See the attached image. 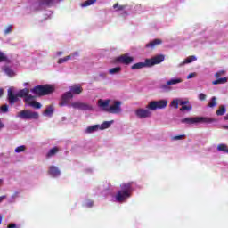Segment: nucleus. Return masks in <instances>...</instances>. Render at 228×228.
I'll return each mask as SVG.
<instances>
[{
	"instance_id": "nucleus-46",
	"label": "nucleus",
	"mask_w": 228,
	"mask_h": 228,
	"mask_svg": "<svg viewBox=\"0 0 228 228\" xmlns=\"http://www.w3.org/2000/svg\"><path fill=\"white\" fill-rule=\"evenodd\" d=\"M4 127V123H3V120L0 119V131Z\"/></svg>"
},
{
	"instance_id": "nucleus-35",
	"label": "nucleus",
	"mask_w": 228,
	"mask_h": 228,
	"mask_svg": "<svg viewBox=\"0 0 228 228\" xmlns=\"http://www.w3.org/2000/svg\"><path fill=\"white\" fill-rule=\"evenodd\" d=\"M209 108H215L216 106V97L213 96L208 103Z\"/></svg>"
},
{
	"instance_id": "nucleus-41",
	"label": "nucleus",
	"mask_w": 228,
	"mask_h": 228,
	"mask_svg": "<svg viewBox=\"0 0 228 228\" xmlns=\"http://www.w3.org/2000/svg\"><path fill=\"white\" fill-rule=\"evenodd\" d=\"M193 77H197V73H196V72L190 73V74L187 76V79H193Z\"/></svg>"
},
{
	"instance_id": "nucleus-24",
	"label": "nucleus",
	"mask_w": 228,
	"mask_h": 228,
	"mask_svg": "<svg viewBox=\"0 0 228 228\" xmlns=\"http://www.w3.org/2000/svg\"><path fill=\"white\" fill-rule=\"evenodd\" d=\"M225 83H228L227 77H222V78H220V77L216 78V80H214L212 82V85H215V86H216V85H225Z\"/></svg>"
},
{
	"instance_id": "nucleus-50",
	"label": "nucleus",
	"mask_w": 228,
	"mask_h": 228,
	"mask_svg": "<svg viewBox=\"0 0 228 228\" xmlns=\"http://www.w3.org/2000/svg\"><path fill=\"white\" fill-rule=\"evenodd\" d=\"M3 94H4V91L3 89L0 88V97L3 95Z\"/></svg>"
},
{
	"instance_id": "nucleus-10",
	"label": "nucleus",
	"mask_w": 228,
	"mask_h": 228,
	"mask_svg": "<svg viewBox=\"0 0 228 228\" xmlns=\"http://www.w3.org/2000/svg\"><path fill=\"white\" fill-rule=\"evenodd\" d=\"M135 116L137 118H151L152 117V110L149 108V103L146 108H138L135 110Z\"/></svg>"
},
{
	"instance_id": "nucleus-27",
	"label": "nucleus",
	"mask_w": 228,
	"mask_h": 228,
	"mask_svg": "<svg viewBox=\"0 0 228 228\" xmlns=\"http://www.w3.org/2000/svg\"><path fill=\"white\" fill-rule=\"evenodd\" d=\"M226 111L227 110L225 109V107L224 105H221L216 110V115H217L218 117H222V115H225Z\"/></svg>"
},
{
	"instance_id": "nucleus-12",
	"label": "nucleus",
	"mask_w": 228,
	"mask_h": 228,
	"mask_svg": "<svg viewBox=\"0 0 228 228\" xmlns=\"http://www.w3.org/2000/svg\"><path fill=\"white\" fill-rule=\"evenodd\" d=\"M74 98V94L68 91L64 93L61 98L60 106H67L69 108V104H70V100Z\"/></svg>"
},
{
	"instance_id": "nucleus-26",
	"label": "nucleus",
	"mask_w": 228,
	"mask_h": 228,
	"mask_svg": "<svg viewBox=\"0 0 228 228\" xmlns=\"http://www.w3.org/2000/svg\"><path fill=\"white\" fill-rule=\"evenodd\" d=\"M121 71H122L121 67L112 68V69L108 70V72L110 76H115V74H120Z\"/></svg>"
},
{
	"instance_id": "nucleus-32",
	"label": "nucleus",
	"mask_w": 228,
	"mask_h": 228,
	"mask_svg": "<svg viewBox=\"0 0 228 228\" xmlns=\"http://www.w3.org/2000/svg\"><path fill=\"white\" fill-rule=\"evenodd\" d=\"M26 149H27L26 145H21V146L16 147L15 150H14V151H15L17 154H19V153H20V152L26 151Z\"/></svg>"
},
{
	"instance_id": "nucleus-47",
	"label": "nucleus",
	"mask_w": 228,
	"mask_h": 228,
	"mask_svg": "<svg viewBox=\"0 0 228 228\" xmlns=\"http://www.w3.org/2000/svg\"><path fill=\"white\" fill-rule=\"evenodd\" d=\"M6 199V196H0V203L3 202Z\"/></svg>"
},
{
	"instance_id": "nucleus-53",
	"label": "nucleus",
	"mask_w": 228,
	"mask_h": 228,
	"mask_svg": "<svg viewBox=\"0 0 228 228\" xmlns=\"http://www.w3.org/2000/svg\"><path fill=\"white\" fill-rule=\"evenodd\" d=\"M0 186H3V179H0Z\"/></svg>"
},
{
	"instance_id": "nucleus-18",
	"label": "nucleus",
	"mask_w": 228,
	"mask_h": 228,
	"mask_svg": "<svg viewBox=\"0 0 228 228\" xmlns=\"http://www.w3.org/2000/svg\"><path fill=\"white\" fill-rule=\"evenodd\" d=\"M48 173L52 177H60V175H61L60 169L55 166H51L49 167Z\"/></svg>"
},
{
	"instance_id": "nucleus-45",
	"label": "nucleus",
	"mask_w": 228,
	"mask_h": 228,
	"mask_svg": "<svg viewBox=\"0 0 228 228\" xmlns=\"http://www.w3.org/2000/svg\"><path fill=\"white\" fill-rule=\"evenodd\" d=\"M86 208H92V206H94V203L92 201H88L87 203H86Z\"/></svg>"
},
{
	"instance_id": "nucleus-38",
	"label": "nucleus",
	"mask_w": 228,
	"mask_h": 228,
	"mask_svg": "<svg viewBox=\"0 0 228 228\" xmlns=\"http://www.w3.org/2000/svg\"><path fill=\"white\" fill-rule=\"evenodd\" d=\"M226 71L225 70H220L215 73L216 79H218V77H222V76H225Z\"/></svg>"
},
{
	"instance_id": "nucleus-15",
	"label": "nucleus",
	"mask_w": 228,
	"mask_h": 228,
	"mask_svg": "<svg viewBox=\"0 0 228 228\" xmlns=\"http://www.w3.org/2000/svg\"><path fill=\"white\" fill-rule=\"evenodd\" d=\"M25 102L26 104L31 106L32 108H35L36 110H40V108H42V104L40 102H35V97L29 94L25 97Z\"/></svg>"
},
{
	"instance_id": "nucleus-19",
	"label": "nucleus",
	"mask_w": 228,
	"mask_h": 228,
	"mask_svg": "<svg viewBox=\"0 0 228 228\" xmlns=\"http://www.w3.org/2000/svg\"><path fill=\"white\" fill-rule=\"evenodd\" d=\"M193 61H197V57L195 55L189 56L179 64V67H184V65H188V63H193Z\"/></svg>"
},
{
	"instance_id": "nucleus-20",
	"label": "nucleus",
	"mask_w": 228,
	"mask_h": 228,
	"mask_svg": "<svg viewBox=\"0 0 228 228\" xmlns=\"http://www.w3.org/2000/svg\"><path fill=\"white\" fill-rule=\"evenodd\" d=\"M160 44H163V41L161 39H154L153 41H151L146 45V47L149 49H154L156 45H160Z\"/></svg>"
},
{
	"instance_id": "nucleus-42",
	"label": "nucleus",
	"mask_w": 228,
	"mask_h": 228,
	"mask_svg": "<svg viewBox=\"0 0 228 228\" xmlns=\"http://www.w3.org/2000/svg\"><path fill=\"white\" fill-rule=\"evenodd\" d=\"M1 111H2L3 113H8V105H3V106L1 107Z\"/></svg>"
},
{
	"instance_id": "nucleus-48",
	"label": "nucleus",
	"mask_w": 228,
	"mask_h": 228,
	"mask_svg": "<svg viewBox=\"0 0 228 228\" xmlns=\"http://www.w3.org/2000/svg\"><path fill=\"white\" fill-rule=\"evenodd\" d=\"M15 227H16L15 224H11L8 225V228H15Z\"/></svg>"
},
{
	"instance_id": "nucleus-43",
	"label": "nucleus",
	"mask_w": 228,
	"mask_h": 228,
	"mask_svg": "<svg viewBox=\"0 0 228 228\" xmlns=\"http://www.w3.org/2000/svg\"><path fill=\"white\" fill-rule=\"evenodd\" d=\"M199 99H200V101H206V94H199Z\"/></svg>"
},
{
	"instance_id": "nucleus-21",
	"label": "nucleus",
	"mask_w": 228,
	"mask_h": 228,
	"mask_svg": "<svg viewBox=\"0 0 228 228\" xmlns=\"http://www.w3.org/2000/svg\"><path fill=\"white\" fill-rule=\"evenodd\" d=\"M54 113V107L53 105H49L46 107V110H45L43 115L45 117H53V114Z\"/></svg>"
},
{
	"instance_id": "nucleus-5",
	"label": "nucleus",
	"mask_w": 228,
	"mask_h": 228,
	"mask_svg": "<svg viewBox=\"0 0 228 228\" xmlns=\"http://www.w3.org/2000/svg\"><path fill=\"white\" fill-rule=\"evenodd\" d=\"M129 197H131V183H123L121 191H118L116 195V200L118 202H124Z\"/></svg>"
},
{
	"instance_id": "nucleus-51",
	"label": "nucleus",
	"mask_w": 228,
	"mask_h": 228,
	"mask_svg": "<svg viewBox=\"0 0 228 228\" xmlns=\"http://www.w3.org/2000/svg\"><path fill=\"white\" fill-rule=\"evenodd\" d=\"M29 85V83H24L23 86H28Z\"/></svg>"
},
{
	"instance_id": "nucleus-31",
	"label": "nucleus",
	"mask_w": 228,
	"mask_h": 228,
	"mask_svg": "<svg viewBox=\"0 0 228 228\" xmlns=\"http://www.w3.org/2000/svg\"><path fill=\"white\" fill-rule=\"evenodd\" d=\"M97 0H87L86 2H84L83 4H81L82 8H86V6H92V4H94V3H95Z\"/></svg>"
},
{
	"instance_id": "nucleus-33",
	"label": "nucleus",
	"mask_w": 228,
	"mask_h": 228,
	"mask_svg": "<svg viewBox=\"0 0 228 228\" xmlns=\"http://www.w3.org/2000/svg\"><path fill=\"white\" fill-rule=\"evenodd\" d=\"M13 31V25H8L4 30V35H10V33H12Z\"/></svg>"
},
{
	"instance_id": "nucleus-4",
	"label": "nucleus",
	"mask_w": 228,
	"mask_h": 228,
	"mask_svg": "<svg viewBox=\"0 0 228 228\" xmlns=\"http://www.w3.org/2000/svg\"><path fill=\"white\" fill-rule=\"evenodd\" d=\"M181 122L182 124H213L216 120L209 117H194L183 118Z\"/></svg>"
},
{
	"instance_id": "nucleus-7",
	"label": "nucleus",
	"mask_w": 228,
	"mask_h": 228,
	"mask_svg": "<svg viewBox=\"0 0 228 228\" xmlns=\"http://www.w3.org/2000/svg\"><path fill=\"white\" fill-rule=\"evenodd\" d=\"M168 106V100L161 99L159 101H151L148 102V108L151 111H156L157 110H165Z\"/></svg>"
},
{
	"instance_id": "nucleus-44",
	"label": "nucleus",
	"mask_w": 228,
	"mask_h": 228,
	"mask_svg": "<svg viewBox=\"0 0 228 228\" xmlns=\"http://www.w3.org/2000/svg\"><path fill=\"white\" fill-rule=\"evenodd\" d=\"M183 138H184V135H178V136L173 137V140H183Z\"/></svg>"
},
{
	"instance_id": "nucleus-29",
	"label": "nucleus",
	"mask_w": 228,
	"mask_h": 228,
	"mask_svg": "<svg viewBox=\"0 0 228 228\" xmlns=\"http://www.w3.org/2000/svg\"><path fill=\"white\" fill-rule=\"evenodd\" d=\"M58 148L54 147L52 148L46 154L47 158H53V156H55L56 153L58 152Z\"/></svg>"
},
{
	"instance_id": "nucleus-52",
	"label": "nucleus",
	"mask_w": 228,
	"mask_h": 228,
	"mask_svg": "<svg viewBox=\"0 0 228 228\" xmlns=\"http://www.w3.org/2000/svg\"><path fill=\"white\" fill-rule=\"evenodd\" d=\"M223 129H228V126H223Z\"/></svg>"
},
{
	"instance_id": "nucleus-6",
	"label": "nucleus",
	"mask_w": 228,
	"mask_h": 228,
	"mask_svg": "<svg viewBox=\"0 0 228 228\" xmlns=\"http://www.w3.org/2000/svg\"><path fill=\"white\" fill-rule=\"evenodd\" d=\"M32 94L36 95H49V94H53L54 92V86L51 85H42L37 86L30 90Z\"/></svg>"
},
{
	"instance_id": "nucleus-28",
	"label": "nucleus",
	"mask_w": 228,
	"mask_h": 228,
	"mask_svg": "<svg viewBox=\"0 0 228 228\" xmlns=\"http://www.w3.org/2000/svg\"><path fill=\"white\" fill-rule=\"evenodd\" d=\"M4 72H5L6 76H9V77H15V71H13L10 68H4Z\"/></svg>"
},
{
	"instance_id": "nucleus-36",
	"label": "nucleus",
	"mask_w": 228,
	"mask_h": 228,
	"mask_svg": "<svg viewBox=\"0 0 228 228\" xmlns=\"http://www.w3.org/2000/svg\"><path fill=\"white\" fill-rule=\"evenodd\" d=\"M114 10H116V12H122V10H124V8H126V6L124 5H119L118 4H115L113 5Z\"/></svg>"
},
{
	"instance_id": "nucleus-11",
	"label": "nucleus",
	"mask_w": 228,
	"mask_h": 228,
	"mask_svg": "<svg viewBox=\"0 0 228 228\" xmlns=\"http://www.w3.org/2000/svg\"><path fill=\"white\" fill-rule=\"evenodd\" d=\"M69 108H72L73 110H81L82 111H86L88 110H92V106H90L86 102H83L79 100L73 101L69 104Z\"/></svg>"
},
{
	"instance_id": "nucleus-49",
	"label": "nucleus",
	"mask_w": 228,
	"mask_h": 228,
	"mask_svg": "<svg viewBox=\"0 0 228 228\" xmlns=\"http://www.w3.org/2000/svg\"><path fill=\"white\" fill-rule=\"evenodd\" d=\"M57 54L58 56H61V54H63V52H58Z\"/></svg>"
},
{
	"instance_id": "nucleus-16",
	"label": "nucleus",
	"mask_w": 228,
	"mask_h": 228,
	"mask_svg": "<svg viewBox=\"0 0 228 228\" xmlns=\"http://www.w3.org/2000/svg\"><path fill=\"white\" fill-rule=\"evenodd\" d=\"M183 82V78L181 77H174L169 79L166 85H162L160 86V88L162 90H167V88H168V86H175V85H179Z\"/></svg>"
},
{
	"instance_id": "nucleus-34",
	"label": "nucleus",
	"mask_w": 228,
	"mask_h": 228,
	"mask_svg": "<svg viewBox=\"0 0 228 228\" xmlns=\"http://www.w3.org/2000/svg\"><path fill=\"white\" fill-rule=\"evenodd\" d=\"M69 60H70V57L66 56V57H62V58H60L57 61V63H59V65H61L62 63H67L69 61Z\"/></svg>"
},
{
	"instance_id": "nucleus-22",
	"label": "nucleus",
	"mask_w": 228,
	"mask_h": 228,
	"mask_svg": "<svg viewBox=\"0 0 228 228\" xmlns=\"http://www.w3.org/2000/svg\"><path fill=\"white\" fill-rule=\"evenodd\" d=\"M96 131H100L99 125L88 126L85 130V133H86V134H92V133H96Z\"/></svg>"
},
{
	"instance_id": "nucleus-8",
	"label": "nucleus",
	"mask_w": 228,
	"mask_h": 228,
	"mask_svg": "<svg viewBox=\"0 0 228 228\" xmlns=\"http://www.w3.org/2000/svg\"><path fill=\"white\" fill-rule=\"evenodd\" d=\"M16 117L22 120H38V117H40V115L38 112L25 110L18 112Z\"/></svg>"
},
{
	"instance_id": "nucleus-3",
	"label": "nucleus",
	"mask_w": 228,
	"mask_h": 228,
	"mask_svg": "<svg viewBox=\"0 0 228 228\" xmlns=\"http://www.w3.org/2000/svg\"><path fill=\"white\" fill-rule=\"evenodd\" d=\"M179 105L182 106L180 111H191L193 108V106L190 104V101H184L181 98H175L170 102V108H174L175 110H177V108H179Z\"/></svg>"
},
{
	"instance_id": "nucleus-23",
	"label": "nucleus",
	"mask_w": 228,
	"mask_h": 228,
	"mask_svg": "<svg viewBox=\"0 0 228 228\" xmlns=\"http://www.w3.org/2000/svg\"><path fill=\"white\" fill-rule=\"evenodd\" d=\"M115 121L110 120V121H105L103 122L102 125H99V129L100 131H104V129H109V127H111V125L114 123Z\"/></svg>"
},
{
	"instance_id": "nucleus-13",
	"label": "nucleus",
	"mask_w": 228,
	"mask_h": 228,
	"mask_svg": "<svg viewBox=\"0 0 228 228\" xmlns=\"http://www.w3.org/2000/svg\"><path fill=\"white\" fill-rule=\"evenodd\" d=\"M111 102V99H99L97 105L100 110L102 111H107V113H110V104Z\"/></svg>"
},
{
	"instance_id": "nucleus-40",
	"label": "nucleus",
	"mask_w": 228,
	"mask_h": 228,
	"mask_svg": "<svg viewBox=\"0 0 228 228\" xmlns=\"http://www.w3.org/2000/svg\"><path fill=\"white\" fill-rule=\"evenodd\" d=\"M7 57L6 54L3 53V52L0 51V63L3 61H6Z\"/></svg>"
},
{
	"instance_id": "nucleus-9",
	"label": "nucleus",
	"mask_w": 228,
	"mask_h": 228,
	"mask_svg": "<svg viewBox=\"0 0 228 228\" xmlns=\"http://www.w3.org/2000/svg\"><path fill=\"white\" fill-rule=\"evenodd\" d=\"M109 113H111L112 115H120V113H122V101L110 99Z\"/></svg>"
},
{
	"instance_id": "nucleus-2",
	"label": "nucleus",
	"mask_w": 228,
	"mask_h": 228,
	"mask_svg": "<svg viewBox=\"0 0 228 228\" xmlns=\"http://www.w3.org/2000/svg\"><path fill=\"white\" fill-rule=\"evenodd\" d=\"M15 92V87H10L8 89V100L10 104H15V102H17V101H19L18 97H27L29 95V89L28 88H24L20 90L16 95L13 94V93Z\"/></svg>"
},
{
	"instance_id": "nucleus-30",
	"label": "nucleus",
	"mask_w": 228,
	"mask_h": 228,
	"mask_svg": "<svg viewBox=\"0 0 228 228\" xmlns=\"http://www.w3.org/2000/svg\"><path fill=\"white\" fill-rule=\"evenodd\" d=\"M217 151H219V152H226L228 154V147L226 144L217 145Z\"/></svg>"
},
{
	"instance_id": "nucleus-25",
	"label": "nucleus",
	"mask_w": 228,
	"mask_h": 228,
	"mask_svg": "<svg viewBox=\"0 0 228 228\" xmlns=\"http://www.w3.org/2000/svg\"><path fill=\"white\" fill-rule=\"evenodd\" d=\"M54 3H60V0H44L39 4L40 6H53Z\"/></svg>"
},
{
	"instance_id": "nucleus-39",
	"label": "nucleus",
	"mask_w": 228,
	"mask_h": 228,
	"mask_svg": "<svg viewBox=\"0 0 228 228\" xmlns=\"http://www.w3.org/2000/svg\"><path fill=\"white\" fill-rule=\"evenodd\" d=\"M17 197H19V192H14L9 199V202H15V199H17Z\"/></svg>"
},
{
	"instance_id": "nucleus-1",
	"label": "nucleus",
	"mask_w": 228,
	"mask_h": 228,
	"mask_svg": "<svg viewBox=\"0 0 228 228\" xmlns=\"http://www.w3.org/2000/svg\"><path fill=\"white\" fill-rule=\"evenodd\" d=\"M165 61V55H156L151 59H146L144 62H137L134 64L131 69L132 70H140V69H145L147 67H154V65H159Z\"/></svg>"
},
{
	"instance_id": "nucleus-37",
	"label": "nucleus",
	"mask_w": 228,
	"mask_h": 228,
	"mask_svg": "<svg viewBox=\"0 0 228 228\" xmlns=\"http://www.w3.org/2000/svg\"><path fill=\"white\" fill-rule=\"evenodd\" d=\"M68 58H69V60H77V58H79V53L75 52L70 55H68Z\"/></svg>"
},
{
	"instance_id": "nucleus-17",
	"label": "nucleus",
	"mask_w": 228,
	"mask_h": 228,
	"mask_svg": "<svg viewBox=\"0 0 228 228\" xmlns=\"http://www.w3.org/2000/svg\"><path fill=\"white\" fill-rule=\"evenodd\" d=\"M69 92L72 95H80V94H83V87L79 85H73L69 87Z\"/></svg>"
},
{
	"instance_id": "nucleus-54",
	"label": "nucleus",
	"mask_w": 228,
	"mask_h": 228,
	"mask_svg": "<svg viewBox=\"0 0 228 228\" xmlns=\"http://www.w3.org/2000/svg\"><path fill=\"white\" fill-rule=\"evenodd\" d=\"M1 222H2V218L0 217V224H1Z\"/></svg>"
},
{
	"instance_id": "nucleus-14",
	"label": "nucleus",
	"mask_w": 228,
	"mask_h": 228,
	"mask_svg": "<svg viewBox=\"0 0 228 228\" xmlns=\"http://www.w3.org/2000/svg\"><path fill=\"white\" fill-rule=\"evenodd\" d=\"M134 58L129 56V54H123L115 59V63H124V65H129V63H133Z\"/></svg>"
}]
</instances>
